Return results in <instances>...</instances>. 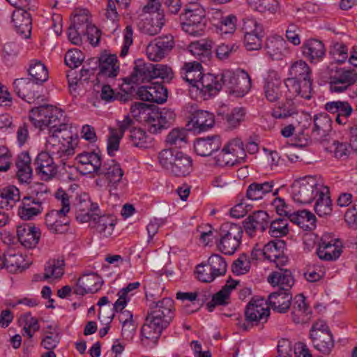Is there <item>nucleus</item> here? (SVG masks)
Returning a JSON list of instances; mask_svg holds the SVG:
<instances>
[{
	"mask_svg": "<svg viewBox=\"0 0 357 357\" xmlns=\"http://www.w3.org/2000/svg\"><path fill=\"white\" fill-rule=\"evenodd\" d=\"M149 306V311L141 328V336L144 344L154 346L175 317L174 302L166 297L151 301Z\"/></svg>",
	"mask_w": 357,
	"mask_h": 357,
	"instance_id": "1",
	"label": "nucleus"
},
{
	"mask_svg": "<svg viewBox=\"0 0 357 357\" xmlns=\"http://www.w3.org/2000/svg\"><path fill=\"white\" fill-rule=\"evenodd\" d=\"M291 78L285 81V86L293 96L309 100L312 96L311 70L305 61L300 60L290 68Z\"/></svg>",
	"mask_w": 357,
	"mask_h": 357,
	"instance_id": "2",
	"label": "nucleus"
},
{
	"mask_svg": "<svg viewBox=\"0 0 357 357\" xmlns=\"http://www.w3.org/2000/svg\"><path fill=\"white\" fill-rule=\"evenodd\" d=\"M52 131L47 139L46 150L53 158L60 159L63 165L65 161L75 153L73 144V132L69 126Z\"/></svg>",
	"mask_w": 357,
	"mask_h": 357,
	"instance_id": "3",
	"label": "nucleus"
},
{
	"mask_svg": "<svg viewBox=\"0 0 357 357\" xmlns=\"http://www.w3.org/2000/svg\"><path fill=\"white\" fill-rule=\"evenodd\" d=\"M160 165L170 174L177 176H186L192 171V160L187 154L174 150L166 149L158 155Z\"/></svg>",
	"mask_w": 357,
	"mask_h": 357,
	"instance_id": "4",
	"label": "nucleus"
},
{
	"mask_svg": "<svg viewBox=\"0 0 357 357\" xmlns=\"http://www.w3.org/2000/svg\"><path fill=\"white\" fill-rule=\"evenodd\" d=\"M180 22L184 32L192 36H201L204 33L207 23L206 11L201 5L190 3L180 15Z\"/></svg>",
	"mask_w": 357,
	"mask_h": 357,
	"instance_id": "5",
	"label": "nucleus"
},
{
	"mask_svg": "<svg viewBox=\"0 0 357 357\" xmlns=\"http://www.w3.org/2000/svg\"><path fill=\"white\" fill-rule=\"evenodd\" d=\"M243 229L239 225L225 222L220 229V240L217 243L218 250L225 255H233L239 247Z\"/></svg>",
	"mask_w": 357,
	"mask_h": 357,
	"instance_id": "6",
	"label": "nucleus"
},
{
	"mask_svg": "<svg viewBox=\"0 0 357 357\" xmlns=\"http://www.w3.org/2000/svg\"><path fill=\"white\" fill-rule=\"evenodd\" d=\"M221 82V89L226 86L231 93L244 96L251 87V79L250 75L244 70L238 73L227 70L219 74Z\"/></svg>",
	"mask_w": 357,
	"mask_h": 357,
	"instance_id": "7",
	"label": "nucleus"
},
{
	"mask_svg": "<svg viewBox=\"0 0 357 357\" xmlns=\"http://www.w3.org/2000/svg\"><path fill=\"white\" fill-rule=\"evenodd\" d=\"M318 181L315 176H306L296 180L292 185L293 198L301 204H310L316 197Z\"/></svg>",
	"mask_w": 357,
	"mask_h": 357,
	"instance_id": "8",
	"label": "nucleus"
},
{
	"mask_svg": "<svg viewBox=\"0 0 357 357\" xmlns=\"http://www.w3.org/2000/svg\"><path fill=\"white\" fill-rule=\"evenodd\" d=\"M244 31V45L249 51L259 50L261 47L264 31L261 24L254 19L244 20L243 25Z\"/></svg>",
	"mask_w": 357,
	"mask_h": 357,
	"instance_id": "9",
	"label": "nucleus"
},
{
	"mask_svg": "<svg viewBox=\"0 0 357 357\" xmlns=\"http://www.w3.org/2000/svg\"><path fill=\"white\" fill-rule=\"evenodd\" d=\"M197 105L192 103H188L185 106V111L190 116L192 129L198 132L206 131L214 125V115L208 111L197 109Z\"/></svg>",
	"mask_w": 357,
	"mask_h": 357,
	"instance_id": "10",
	"label": "nucleus"
},
{
	"mask_svg": "<svg viewBox=\"0 0 357 357\" xmlns=\"http://www.w3.org/2000/svg\"><path fill=\"white\" fill-rule=\"evenodd\" d=\"M269 316V306L263 298H252L245 307V320L252 326L266 322Z\"/></svg>",
	"mask_w": 357,
	"mask_h": 357,
	"instance_id": "11",
	"label": "nucleus"
},
{
	"mask_svg": "<svg viewBox=\"0 0 357 357\" xmlns=\"http://www.w3.org/2000/svg\"><path fill=\"white\" fill-rule=\"evenodd\" d=\"M342 252V245L338 238H333L329 234L322 236L317 248V254L320 259L327 261H335Z\"/></svg>",
	"mask_w": 357,
	"mask_h": 357,
	"instance_id": "12",
	"label": "nucleus"
},
{
	"mask_svg": "<svg viewBox=\"0 0 357 357\" xmlns=\"http://www.w3.org/2000/svg\"><path fill=\"white\" fill-rule=\"evenodd\" d=\"M98 176H104L105 177L108 182L110 192L116 190H122L126 185L122 178L123 172L120 165L114 160L105 162Z\"/></svg>",
	"mask_w": 357,
	"mask_h": 357,
	"instance_id": "13",
	"label": "nucleus"
},
{
	"mask_svg": "<svg viewBox=\"0 0 357 357\" xmlns=\"http://www.w3.org/2000/svg\"><path fill=\"white\" fill-rule=\"evenodd\" d=\"M174 40L172 35H165L155 38L146 47L148 58L153 61L164 59L174 47Z\"/></svg>",
	"mask_w": 357,
	"mask_h": 357,
	"instance_id": "14",
	"label": "nucleus"
},
{
	"mask_svg": "<svg viewBox=\"0 0 357 357\" xmlns=\"http://www.w3.org/2000/svg\"><path fill=\"white\" fill-rule=\"evenodd\" d=\"M99 72L97 74L96 81L104 83L114 79L119 74V66L115 54H104L98 59Z\"/></svg>",
	"mask_w": 357,
	"mask_h": 357,
	"instance_id": "15",
	"label": "nucleus"
},
{
	"mask_svg": "<svg viewBox=\"0 0 357 357\" xmlns=\"http://www.w3.org/2000/svg\"><path fill=\"white\" fill-rule=\"evenodd\" d=\"M357 81V73L354 70H345L344 68L336 71L331 77L330 90L335 93H342Z\"/></svg>",
	"mask_w": 357,
	"mask_h": 357,
	"instance_id": "16",
	"label": "nucleus"
},
{
	"mask_svg": "<svg viewBox=\"0 0 357 357\" xmlns=\"http://www.w3.org/2000/svg\"><path fill=\"white\" fill-rule=\"evenodd\" d=\"M270 223V217L264 211H256L243 221L245 233L250 236L255 235L256 232H264Z\"/></svg>",
	"mask_w": 357,
	"mask_h": 357,
	"instance_id": "17",
	"label": "nucleus"
},
{
	"mask_svg": "<svg viewBox=\"0 0 357 357\" xmlns=\"http://www.w3.org/2000/svg\"><path fill=\"white\" fill-rule=\"evenodd\" d=\"M100 210L98 204L92 202L87 195H81L75 204V218L82 223L90 222Z\"/></svg>",
	"mask_w": 357,
	"mask_h": 357,
	"instance_id": "18",
	"label": "nucleus"
},
{
	"mask_svg": "<svg viewBox=\"0 0 357 357\" xmlns=\"http://www.w3.org/2000/svg\"><path fill=\"white\" fill-rule=\"evenodd\" d=\"M285 243L282 240H273L264 246L263 257L264 259L273 261L276 267L284 266L288 261L287 257L284 254Z\"/></svg>",
	"mask_w": 357,
	"mask_h": 357,
	"instance_id": "19",
	"label": "nucleus"
},
{
	"mask_svg": "<svg viewBox=\"0 0 357 357\" xmlns=\"http://www.w3.org/2000/svg\"><path fill=\"white\" fill-rule=\"evenodd\" d=\"M265 97L270 102H275L282 97V84L277 72L271 70L265 79L264 86Z\"/></svg>",
	"mask_w": 357,
	"mask_h": 357,
	"instance_id": "20",
	"label": "nucleus"
},
{
	"mask_svg": "<svg viewBox=\"0 0 357 357\" xmlns=\"http://www.w3.org/2000/svg\"><path fill=\"white\" fill-rule=\"evenodd\" d=\"M102 283V278L97 273L84 275L78 279L74 293L80 296L94 294L100 289Z\"/></svg>",
	"mask_w": 357,
	"mask_h": 357,
	"instance_id": "21",
	"label": "nucleus"
},
{
	"mask_svg": "<svg viewBox=\"0 0 357 357\" xmlns=\"http://www.w3.org/2000/svg\"><path fill=\"white\" fill-rule=\"evenodd\" d=\"M137 94L144 101L163 103L167 98V89L162 84L153 83L149 86H142Z\"/></svg>",
	"mask_w": 357,
	"mask_h": 357,
	"instance_id": "22",
	"label": "nucleus"
},
{
	"mask_svg": "<svg viewBox=\"0 0 357 357\" xmlns=\"http://www.w3.org/2000/svg\"><path fill=\"white\" fill-rule=\"evenodd\" d=\"M34 165L37 173L45 180L52 178L57 173V165L54 162V158L47 152L40 153Z\"/></svg>",
	"mask_w": 357,
	"mask_h": 357,
	"instance_id": "23",
	"label": "nucleus"
},
{
	"mask_svg": "<svg viewBox=\"0 0 357 357\" xmlns=\"http://www.w3.org/2000/svg\"><path fill=\"white\" fill-rule=\"evenodd\" d=\"M266 54L273 60H282L289 54L287 43L279 36L269 37L265 43Z\"/></svg>",
	"mask_w": 357,
	"mask_h": 357,
	"instance_id": "24",
	"label": "nucleus"
},
{
	"mask_svg": "<svg viewBox=\"0 0 357 357\" xmlns=\"http://www.w3.org/2000/svg\"><path fill=\"white\" fill-rule=\"evenodd\" d=\"M17 236L20 243L26 248H33L38 243L40 229L30 224H23L17 227Z\"/></svg>",
	"mask_w": 357,
	"mask_h": 357,
	"instance_id": "25",
	"label": "nucleus"
},
{
	"mask_svg": "<svg viewBox=\"0 0 357 357\" xmlns=\"http://www.w3.org/2000/svg\"><path fill=\"white\" fill-rule=\"evenodd\" d=\"M34 84L28 78L16 79L13 82L14 91L18 97L27 102H34L40 98Z\"/></svg>",
	"mask_w": 357,
	"mask_h": 357,
	"instance_id": "26",
	"label": "nucleus"
},
{
	"mask_svg": "<svg viewBox=\"0 0 357 357\" xmlns=\"http://www.w3.org/2000/svg\"><path fill=\"white\" fill-rule=\"evenodd\" d=\"M45 223L52 233L64 234L68 230L70 220L67 215L52 210L45 215Z\"/></svg>",
	"mask_w": 357,
	"mask_h": 357,
	"instance_id": "27",
	"label": "nucleus"
},
{
	"mask_svg": "<svg viewBox=\"0 0 357 357\" xmlns=\"http://www.w3.org/2000/svg\"><path fill=\"white\" fill-rule=\"evenodd\" d=\"M18 207L17 214L23 220H31L43 211V204L32 197L24 196Z\"/></svg>",
	"mask_w": 357,
	"mask_h": 357,
	"instance_id": "28",
	"label": "nucleus"
},
{
	"mask_svg": "<svg viewBox=\"0 0 357 357\" xmlns=\"http://www.w3.org/2000/svg\"><path fill=\"white\" fill-rule=\"evenodd\" d=\"M26 8L15 9L13 12L12 22L16 31L24 38H29L31 33L32 20Z\"/></svg>",
	"mask_w": 357,
	"mask_h": 357,
	"instance_id": "29",
	"label": "nucleus"
},
{
	"mask_svg": "<svg viewBox=\"0 0 357 357\" xmlns=\"http://www.w3.org/2000/svg\"><path fill=\"white\" fill-rule=\"evenodd\" d=\"M76 160L82 165L85 174L96 173L98 175L103 165L99 151L83 152L77 155Z\"/></svg>",
	"mask_w": 357,
	"mask_h": 357,
	"instance_id": "30",
	"label": "nucleus"
},
{
	"mask_svg": "<svg viewBox=\"0 0 357 357\" xmlns=\"http://www.w3.org/2000/svg\"><path fill=\"white\" fill-rule=\"evenodd\" d=\"M218 77L219 74H202L196 88L200 89L204 99L206 100L215 96L221 90L222 83Z\"/></svg>",
	"mask_w": 357,
	"mask_h": 357,
	"instance_id": "31",
	"label": "nucleus"
},
{
	"mask_svg": "<svg viewBox=\"0 0 357 357\" xmlns=\"http://www.w3.org/2000/svg\"><path fill=\"white\" fill-rule=\"evenodd\" d=\"M280 266L278 270L271 273L268 277V282L273 287H278L279 290L290 291L294 284V278L291 270Z\"/></svg>",
	"mask_w": 357,
	"mask_h": 357,
	"instance_id": "32",
	"label": "nucleus"
},
{
	"mask_svg": "<svg viewBox=\"0 0 357 357\" xmlns=\"http://www.w3.org/2000/svg\"><path fill=\"white\" fill-rule=\"evenodd\" d=\"M325 109L335 115V121L340 125H345L353 112V108L348 102L340 100L327 102Z\"/></svg>",
	"mask_w": 357,
	"mask_h": 357,
	"instance_id": "33",
	"label": "nucleus"
},
{
	"mask_svg": "<svg viewBox=\"0 0 357 357\" xmlns=\"http://www.w3.org/2000/svg\"><path fill=\"white\" fill-rule=\"evenodd\" d=\"M332 130V120L327 114H319L314 117L312 136L317 140L325 141Z\"/></svg>",
	"mask_w": 357,
	"mask_h": 357,
	"instance_id": "34",
	"label": "nucleus"
},
{
	"mask_svg": "<svg viewBox=\"0 0 357 357\" xmlns=\"http://www.w3.org/2000/svg\"><path fill=\"white\" fill-rule=\"evenodd\" d=\"M292 296L289 291L278 290L268 296L269 306L279 313H285L291 306Z\"/></svg>",
	"mask_w": 357,
	"mask_h": 357,
	"instance_id": "35",
	"label": "nucleus"
},
{
	"mask_svg": "<svg viewBox=\"0 0 357 357\" xmlns=\"http://www.w3.org/2000/svg\"><path fill=\"white\" fill-rule=\"evenodd\" d=\"M24 259L15 250L9 249L0 255V269L5 268L10 273H16L23 268Z\"/></svg>",
	"mask_w": 357,
	"mask_h": 357,
	"instance_id": "36",
	"label": "nucleus"
},
{
	"mask_svg": "<svg viewBox=\"0 0 357 357\" xmlns=\"http://www.w3.org/2000/svg\"><path fill=\"white\" fill-rule=\"evenodd\" d=\"M213 45V40L206 38L190 43L188 49L201 62L205 63L211 59Z\"/></svg>",
	"mask_w": 357,
	"mask_h": 357,
	"instance_id": "37",
	"label": "nucleus"
},
{
	"mask_svg": "<svg viewBox=\"0 0 357 357\" xmlns=\"http://www.w3.org/2000/svg\"><path fill=\"white\" fill-rule=\"evenodd\" d=\"M221 147V141L218 136L197 139L194 143L196 153L202 157L211 155Z\"/></svg>",
	"mask_w": 357,
	"mask_h": 357,
	"instance_id": "38",
	"label": "nucleus"
},
{
	"mask_svg": "<svg viewBox=\"0 0 357 357\" xmlns=\"http://www.w3.org/2000/svg\"><path fill=\"white\" fill-rule=\"evenodd\" d=\"M153 64L146 63L142 59H137L135 61L131 80L135 84L149 82L153 79Z\"/></svg>",
	"mask_w": 357,
	"mask_h": 357,
	"instance_id": "39",
	"label": "nucleus"
},
{
	"mask_svg": "<svg viewBox=\"0 0 357 357\" xmlns=\"http://www.w3.org/2000/svg\"><path fill=\"white\" fill-rule=\"evenodd\" d=\"M303 56L310 62L317 61L321 59L326 53L324 43L317 39H309L302 45Z\"/></svg>",
	"mask_w": 357,
	"mask_h": 357,
	"instance_id": "40",
	"label": "nucleus"
},
{
	"mask_svg": "<svg viewBox=\"0 0 357 357\" xmlns=\"http://www.w3.org/2000/svg\"><path fill=\"white\" fill-rule=\"evenodd\" d=\"M311 313L310 307L305 303V298L302 294L295 296L292 304V318L295 323L299 324L306 321Z\"/></svg>",
	"mask_w": 357,
	"mask_h": 357,
	"instance_id": "41",
	"label": "nucleus"
},
{
	"mask_svg": "<svg viewBox=\"0 0 357 357\" xmlns=\"http://www.w3.org/2000/svg\"><path fill=\"white\" fill-rule=\"evenodd\" d=\"M318 199L314 205V211L319 216L330 215L332 212V201L329 196V190L327 187L321 186V190L317 192Z\"/></svg>",
	"mask_w": 357,
	"mask_h": 357,
	"instance_id": "42",
	"label": "nucleus"
},
{
	"mask_svg": "<svg viewBox=\"0 0 357 357\" xmlns=\"http://www.w3.org/2000/svg\"><path fill=\"white\" fill-rule=\"evenodd\" d=\"M314 347L324 355H329L334 347L331 332H321L311 337Z\"/></svg>",
	"mask_w": 357,
	"mask_h": 357,
	"instance_id": "43",
	"label": "nucleus"
},
{
	"mask_svg": "<svg viewBox=\"0 0 357 357\" xmlns=\"http://www.w3.org/2000/svg\"><path fill=\"white\" fill-rule=\"evenodd\" d=\"M63 125L68 126L66 122V116L63 114V112L59 108L54 109L52 116H49L47 120L44 121L41 119L37 120V128L42 130L45 127H48L50 128L52 133L53 130L63 128Z\"/></svg>",
	"mask_w": 357,
	"mask_h": 357,
	"instance_id": "44",
	"label": "nucleus"
},
{
	"mask_svg": "<svg viewBox=\"0 0 357 357\" xmlns=\"http://www.w3.org/2000/svg\"><path fill=\"white\" fill-rule=\"evenodd\" d=\"M20 190L14 185L4 188L0 190V208L12 209L17 202L20 200Z\"/></svg>",
	"mask_w": 357,
	"mask_h": 357,
	"instance_id": "45",
	"label": "nucleus"
},
{
	"mask_svg": "<svg viewBox=\"0 0 357 357\" xmlns=\"http://www.w3.org/2000/svg\"><path fill=\"white\" fill-rule=\"evenodd\" d=\"M289 220L304 230H312L315 227L316 217L307 210L294 211Z\"/></svg>",
	"mask_w": 357,
	"mask_h": 357,
	"instance_id": "46",
	"label": "nucleus"
},
{
	"mask_svg": "<svg viewBox=\"0 0 357 357\" xmlns=\"http://www.w3.org/2000/svg\"><path fill=\"white\" fill-rule=\"evenodd\" d=\"M273 181H266L264 183L254 182L248 187L245 197L248 199L259 200L264 197L267 193L273 191Z\"/></svg>",
	"mask_w": 357,
	"mask_h": 357,
	"instance_id": "47",
	"label": "nucleus"
},
{
	"mask_svg": "<svg viewBox=\"0 0 357 357\" xmlns=\"http://www.w3.org/2000/svg\"><path fill=\"white\" fill-rule=\"evenodd\" d=\"M91 221L94 222L96 231L104 237H109L112 234L115 220L112 216L101 215L100 212L95 218H92Z\"/></svg>",
	"mask_w": 357,
	"mask_h": 357,
	"instance_id": "48",
	"label": "nucleus"
},
{
	"mask_svg": "<svg viewBox=\"0 0 357 357\" xmlns=\"http://www.w3.org/2000/svg\"><path fill=\"white\" fill-rule=\"evenodd\" d=\"M28 72L32 82L36 84H43L49 77L47 67L40 61H31Z\"/></svg>",
	"mask_w": 357,
	"mask_h": 357,
	"instance_id": "49",
	"label": "nucleus"
},
{
	"mask_svg": "<svg viewBox=\"0 0 357 357\" xmlns=\"http://www.w3.org/2000/svg\"><path fill=\"white\" fill-rule=\"evenodd\" d=\"M129 139L134 146L148 148L152 144L153 139L139 128H133L130 130Z\"/></svg>",
	"mask_w": 357,
	"mask_h": 357,
	"instance_id": "50",
	"label": "nucleus"
},
{
	"mask_svg": "<svg viewBox=\"0 0 357 357\" xmlns=\"http://www.w3.org/2000/svg\"><path fill=\"white\" fill-rule=\"evenodd\" d=\"M65 263L63 260L60 259H52L50 260L45 267V273L43 275V279L60 278L64 272L63 267Z\"/></svg>",
	"mask_w": 357,
	"mask_h": 357,
	"instance_id": "51",
	"label": "nucleus"
},
{
	"mask_svg": "<svg viewBox=\"0 0 357 357\" xmlns=\"http://www.w3.org/2000/svg\"><path fill=\"white\" fill-rule=\"evenodd\" d=\"M229 152L236 157L241 163L245 162L246 153L242 140L239 138H234L229 141L225 146Z\"/></svg>",
	"mask_w": 357,
	"mask_h": 357,
	"instance_id": "52",
	"label": "nucleus"
},
{
	"mask_svg": "<svg viewBox=\"0 0 357 357\" xmlns=\"http://www.w3.org/2000/svg\"><path fill=\"white\" fill-rule=\"evenodd\" d=\"M166 142L170 146L181 148L187 144V132L183 128H174L167 136Z\"/></svg>",
	"mask_w": 357,
	"mask_h": 357,
	"instance_id": "53",
	"label": "nucleus"
},
{
	"mask_svg": "<svg viewBox=\"0 0 357 357\" xmlns=\"http://www.w3.org/2000/svg\"><path fill=\"white\" fill-rule=\"evenodd\" d=\"M268 234L275 238L282 237L287 234L288 220L284 218H278L273 221H270Z\"/></svg>",
	"mask_w": 357,
	"mask_h": 357,
	"instance_id": "54",
	"label": "nucleus"
},
{
	"mask_svg": "<svg viewBox=\"0 0 357 357\" xmlns=\"http://www.w3.org/2000/svg\"><path fill=\"white\" fill-rule=\"evenodd\" d=\"M215 278L224 275L227 272V264L225 259L219 255H212L207 261Z\"/></svg>",
	"mask_w": 357,
	"mask_h": 357,
	"instance_id": "55",
	"label": "nucleus"
},
{
	"mask_svg": "<svg viewBox=\"0 0 357 357\" xmlns=\"http://www.w3.org/2000/svg\"><path fill=\"white\" fill-rule=\"evenodd\" d=\"M56 107L52 105H44L38 107L33 108L31 110V115L30 120L33 124L37 127V120L41 119L42 120H47L49 116H51L54 109H56Z\"/></svg>",
	"mask_w": 357,
	"mask_h": 357,
	"instance_id": "56",
	"label": "nucleus"
},
{
	"mask_svg": "<svg viewBox=\"0 0 357 357\" xmlns=\"http://www.w3.org/2000/svg\"><path fill=\"white\" fill-rule=\"evenodd\" d=\"M215 165L220 167H232L241 164L231 152L223 147L222 151L215 158Z\"/></svg>",
	"mask_w": 357,
	"mask_h": 357,
	"instance_id": "57",
	"label": "nucleus"
},
{
	"mask_svg": "<svg viewBox=\"0 0 357 357\" xmlns=\"http://www.w3.org/2000/svg\"><path fill=\"white\" fill-rule=\"evenodd\" d=\"M50 193L49 188L43 183H33L30 187V193L28 197H32L35 200L44 204Z\"/></svg>",
	"mask_w": 357,
	"mask_h": 357,
	"instance_id": "58",
	"label": "nucleus"
},
{
	"mask_svg": "<svg viewBox=\"0 0 357 357\" xmlns=\"http://www.w3.org/2000/svg\"><path fill=\"white\" fill-rule=\"evenodd\" d=\"M167 116L163 112L153 113L149 117V130L152 133H157L166 127Z\"/></svg>",
	"mask_w": 357,
	"mask_h": 357,
	"instance_id": "59",
	"label": "nucleus"
},
{
	"mask_svg": "<svg viewBox=\"0 0 357 357\" xmlns=\"http://www.w3.org/2000/svg\"><path fill=\"white\" fill-rule=\"evenodd\" d=\"M248 1L255 10L261 13L268 11L273 13L278 8L277 0H248Z\"/></svg>",
	"mask_w": 357,
	"mask_h": 357,
	"instance_id": "60",
	"label": "nucleus"
},
{
	"mask_svg": "<svg viewBox=\"0 0 357 357\" xmlns=\"http://www.w3.org/2000/svg\"><path fill=\"white\" fill-rule=\"evenodd\" d=\"M231 268L233 273L236 275L245 274L250 269V261L249 257L245 254L241 255L234 261Z\"/></svg>",
	"mask_w": 357,
	"mask_h": 357,
	"instance_id": "61",
	"label": "nucleus"
},
{
	"mask_svg": "<svg viewBox=\"0 0 357 357\" xmlns=\"http://www.w3.org/2000/svg\"><path fill=\"white\" fill-rule=\"evenodd\" d=\"M84 57L82 52L77 50H70L65 56V63L70 68H75L82 64Z\"/></svg>",
	"mask_w": 357,
	"mask_h": 357,
	"instance_id": "62",
	"label": "nucleus"
},
{
	"mask_svg": "<svg viewBox=\"0 0 357 357\" xmlns=\"http://www.w3.org/2000/svg\"><path fill=\"white\" fill-rule=\"evenodd\" d=\"M153 79L159 77L167 82L172 80L174 77L172 69L169 66L163 64H153Z\"/></svg>",
	"mask_w": 357,
	"mask_h": 357,
	"instance_id": "63",
	"label": "nucleus"
},
{
	"mask_svg": "<svg viewBox=\"0 0 357 357\" xmlns=\"http://www.w3.org/2000/svg\"><path fill=\"white\" fill-rule=\"evenodd\" d=\"M245 110L243 108H234L230 114H227L226 120L231 128H236L244 119Z\"/></svg>",
	"mask_w": 357,
	"mask_h": 357,
	"instance_id": "64",
	"label": "nucleus"
}]
</instances>
